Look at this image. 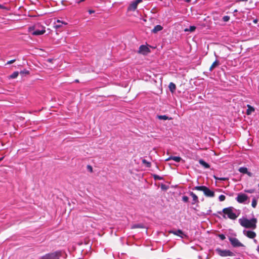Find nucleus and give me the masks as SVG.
<instances>
[{
	"label": "nucleus",
	"mask_w": 259,
	"mask_h": 259,
	"mask_svg": "<svg viewBox=\"0 0 259 259\" xmlns=\"http://www.w3.org/2000/svg\"><path fill=\"white\" fill-rule=\"evenodd\" d=\"M240 225L245 228L255 229L256 228L257 219L253 218L250 220L242 218L238 220Z\"/></svg>",
	"instance_id": "obj_1"
},
{
	"label": "nucleus",
	"mask_w": 259,
	"mask_h": 259,
	"mask_svg": "<svg viewBox=\"0 0 259 259\" xmlns=\"http://www.w3.org/2000/svg\"><path fill=\"white\" fill-rule=\"evenodd\" d=\"M28 31L33 35H42L46 32L45 27L40 25L38 23L29 27Z\"/></svg>",
	"instance_id": "obj_2"
},
{
	"label": "nucleus",
	"mask_w": 259,
	"mask_h": 259,
	"mask_svg": "<svg viewBox=\"0 0 259 259\" xmlns=\"http://www.w3.org/2000/svg\"><path fill=\"white\" fill-rule=\"evenodd\" d=\"M193 190L201 191L203 192L204 195L208 197H213L214 196V192L205 186H195L193 188Z\"/></svg>",
	"instance_id": "obj_3"
},
{
	"label": "nucleus",
	"mask_w": 259,
	"mask_h": 259,
	"mask_svg": "<svg viewBox=\"0 0 259 259\" xmlns=\"http://www.w3.org/2000/svg\"><path fill=\"white\" fill-rule=\"evenodd\" d=\"M222 212L224 213L223 217L225 219L226 215L227 218L231 220H235L238 217V215L234 212V208L232 207L225 208L223 209Z\"/></svg>",
	"instance_id": "obj_4"
},
{
	"label": "nucleus",
	"mask_w": 259,
	"mask_h": 259,
	"mask_svg": "<svg viewBox=\"0 0 259 259\" xmlns=\"http://www.w3.org/2000/svg\"><path fill=\"white\" fill-rule=\"evenodd\" d=\"M62 256V252L60 250H57L53 252L49 253L41 256V259H60Z\"/></svg>",
	"instance_id": "obj_5"
},
{
	"label": "nucleus",
	"mask_w": 259,
	"mask_h": 259,
	"mask_svg": "<svg viewBox=\"0 0 259 259\" xmlns=\"http://www.w3.org/2000/svg\"><path fill=\"white\" fill-rule=\"evenodd\" d=\"M215 251L220 256L222 257L232 256L234 255V253L229 250H222L220 248H217Z\"/></svg>",
	"instance_id": "obj_6"
},
{
	"label": "nucleus",
	"mask_w": 259,
	"mask_h": 259,
	"mask_svg": "<svg viewBox=\"0 0 259 259\" xmlns=\"http://www.w3.org/2000/svg\"><path fill=\"white\" fill-rule=\"evenodd\" d=\"M142 1L143 0H136L133 1L127 7V11H135L137 8L138 5L142 2Z\"/></svg>",
	"instance_id": "obj_7"
},
{
	"label": "nucleus",
	"mask_w": 259,
	"mask_h": 259,
	"mask_svg": "<svg viewBox=\"0 0 259 259\" xmlns=\"http://www.w3.org/2000/svg\"><path fill=\"white\" fill-rule=\"evenodd\" d=\"M229 241L234 247H243V244L241 243L236 238L230 237Z\"/></svg>",
	"instance_id": "obj_8"
},
{
	"label": "nucleus",
	"mask_w": 259,
	"mask_h": 259,
	"mask_svg": "<svg viewBox=\"0 0 259 259\" xmlns=\"http://www.w3.org/2000/svg\"><path fill=\"white\" fill-rule=\"evenodd\" d=\"M248 197L247 195L240 193L238 194L236 198V200L239 203H243L248 199Z\"/></svg>",
	"instance_id": "obj_9"
},
{
	"label": "nucleus",
	"mask_w": 259,
	"mask_h": 259,
	"mask_svg": "<svg viewBox=\"0 0 259 259\" xmlns=\"http://www.w3.org/2000/svg\"><path fill=\"white\" fill-rule=\"evenodd\" d=\"M150 51V49L146 46L141 45L139 47L138 52L143 55H147Z\"/></svg>",
	"instance_id": "obj_10"
},
{
	"label": "nucleus",
	"mask_w": 259,
	"mask_h": 259,
	"mask_svg": "<svg viewBox=\"0 0 259 259\" xmlns=\"http://www.w3.org/2000/svg\"><path fill=\"white\" fill-rule=\"evenodd\" d=\"M243 234L250 239H254L256 237V233L251 230H244L243 231Z\"/></svg>",
	"instance_id": "obj_11"
},
{
	"label": "nucleus",
	"mask_w": 259,
	"mask_h": 259,
	"mask_svg": "<svg viewBox=\"0 0 259 259\" xmlns=\"http://www.w3.org/2000/svg\"><path fill=\"white\" fill-rule=\"evenodd\" d=\"M189 194L193 198L192 204H195L199 202L198 198L197 196L195 193H194L192 192H190Z\"/></svg>",
	"instance_id": "obj_12"
},
{
	"label": "nucleus",
	"mask_w": 259,
	"mask_h": 259,
	"mask_svg": "<svg viewBox=\"0 0 259 259\" xmlns=\"http://www.w3.org/2000/svg\"><path fill=\"white\" fill-rule=\"evenodd\" d=\"M238 170L240 172L244 174H247V175L250 177L252 175V174L248 171L247 168L245 167H240Z\"/></svg>",
	"instance_id": "obj_13"
},
{
	"label": "nucleus",
	"mask_w": 259,
	"mask_h": 259,
	"mask_svg": "<svg viewBox=\"0 0 259 259\" xmlns=\"http://www.w3.org/2000/svg\"><path fill=\"white\" fill-rule=\"evenodd\" d=\"M174 160L175 161H176L177 162H180L181 161V160H182V158L180 156H169L168 158H167L166 159V161H168V160Z\"/></svg>",
	"instance_id": "obj_14"
},
{
	"label": "nucleus",
	"mask_w": 259,
	"mask_h": 259,
	"mask_svg": "<svg viewBox=\"0 0 259 259\" xmlns=\"http://www.w3.org/2000/svg\"><path fill=\"white\" fill-rule=\"evenodd\" d=\"M163 29V27L160 25H157L154 28L151 30L152 33H156L158 31H160Z\"/></svg>",
	"instance_id": "obj_15"
},
{
	"label": "nucleus",
	"mask_w": 259,
	"mask_h": 259,
	"mask_svg": "<svg viewBox=\"0 0 259 259\" xmlns=\"http://www.w3.org/2000/svg\"><path fill=\"white\" fill-rule=\"evenodd\" d=\"M171 233L176 235L180 236L182 238L183 237V235H184V233L183 232V231L182 230H181L180 229H178L176 231H171Z\"/></svg>",
	"instance_id": "obj_16"
},
{
	"label": "nucleus",
	"mask_w": 259,
	"mask_h": 259,
	"mask_svg": "<svg viewBox=\"0 0 259 259\" xmlns=\"http://www.w3.org/2000/svg\"><path fill=\"white\" fill-rule=\"evenodd\" d=\"M168 88H169V91L171 93H174L176 89V84L173 82H170L168 85Z\"/></svg>",
	"instance_id": "obj_17"
},
{
	"label": "nucleus",
	"mask_w": 259,
	"mask_h": 259,
	"mask_svg": "<svg viewBox=\"0 0 259 259\" xmlns=\"http://www.w3.org/2000/svg\"><path fill=\"white\" fill-rule=\"evenodd\" d=\"M199 163L205 168H209V165L203 159H200Z\"/></svg>",
	"instance_id": "obj_18"
},
{
	"label": "nucleus",
	"mask_w": 259,
	"mask_h": 259,
	"mask_svg": "<svg viewBox=\"0 0 259 259\" xmlns=\"http://www.w3.org/2000/svg\"><path fill=\"white\" fill-rule=\"evenodd\" d=\"M57 24H55V26H54L55 28H56V29L60 28L62 26V24H64V25L67 24L66 23L63 22L59 20H58L57 21Z\"/></svg>",
	"instance_id": "obj_19"
},
{
	"label": "nucleus",
	"mask_w": 259,
	"mask_h": 259,
	"mask_svg": "<svg viewBox=\"0 0 259 259\" xmlns=\"http://www.w3.org/2000/svg\"><path fill=\"white\" fill-rule=\"evenodd\" d=\"M220 63L218 60H215L209 68V71H212V70L217 66L219 65Z\"/></svg>",
	"instance_id": "obj_20"
},
{
	"label": "nucleus",
	"mask_w": 259,
	"mask_h": 259,
	"mask_svg": "<svg viewBox=\"0 0 259 259\" xmlns=\"http://www.w3.org/2000/svg\"><path fill=\"white\" fill-rule=\"evenodd\" d=\"M247 108H248L246 110V114L247 115L250 114L252 112H253L254 111V108L249 105H247Z\"/></svg>",
	"instance_id": "obj_21"
},
{
	"label": "nucleus",
	"mask_w": 259,
	"mask_h": 259,
	"mask_svg": "<svg viewBox=\"0 0 259 259\" xmlns=\"http://www.w3.org/2000/svg\"><path fill=\"white\" fill-rule=\"evenodd\" d=\"M18 75H19V72L18 71H15L10 76V78H13V79L16 78L17 77Z\"/></svg>",
	"instance_id": "obj_22"
},
{
	"label": "nucleus",
	"mask_w": 259,
	"mask_h": 259,
	"mask_svg": "<svg viewBox=\"0 0 259 259\" xmlns=\"http://www.w3.org/2000/svg\"><path fill=\"white\" fill-rule=\"evenodd\" d=\"M157 117L159 119H161V120H165L168 119V117L166 115H158Z\"/></svg>",
	"instance_id": "obj_23"
},
{
	"label": "nucleus",
	"mask_w": 259,
	"mask_h": 259,
	"mask_svg": "<svg viewBox=\"0 0 259 259\" xmlns=\"http://www.w3.org/2000/svg\"><path fill=\"white\" fill-rule=\"evenodd\" d=\"M257 205V200L255 199V198H253L251 202V206L253 208H255Z\"/></svg>",
	"instance_id": "obj_24"
},
{
	"label": "nucleus",
	"mask_w": 259,
	"mask_h": 259,
	"mask_svg": "<svg viewBox=\"0 0 259 259\" xmlns=\"http://www.w3.org/2000/svg\"><path fill=\"white\" fill-rule=\"evenodd\" d=\"M195 29H196V27L195 26H190L189 29H185V31H190V32H193Z\"/></svg>",
	"instance_id": "obj_25"
},
{
	"label": "nucleus",
	"mask_w": 259,
	"mask_h": 259,
	"mask_svg": "<svg viewBox=\"0 0 259 259\" xmlns=\"http://www.w3.org/2000/svg\"><path fill=\"white\" fill-rule=\"evenodd\" d=\"M144 228L143 225L142 224H135L134 225H133L132 227V228L133 229H135V228Z\"/></svg>",
	"instance_id": "obj_26"
},
{
	"label": "nucleus",
	"mask_w": 259,
	"mask_h": 259,
	"mask_svg": "<svg viewBox=\"0 0 259 259\" xmlns=\"http://www.w3.org/2000/svg\"><path fill=\"white\" fill-rule=\"evenodd\" d=\"M255 191V190L254 189H245L244 190V192L248 193H253Z\"/></svg>",
	"instance_id": "obj_27"
},
{
	"label": "nucleus",
	"mask_w": 259,
	"mask_h": 259,
	"mask_svg": "<svg viewBox=\"0 0 259 259\" xmlns=\"http://www.w3.org/2000/svg\"><path fill=\"white\" fill-rule=\"evenodd\" d=\"M226 196L224 195H221L219 197V199L220 201H223L225 200Z\"/></svg>",
	"instance_id": "obj_28"
},
{
	"label": "nucleus",
	"mask_w": 259,
	"mask_h": 259,
	"mask_svg": "<svg viewBox=\"0 0 259 259\" xmlns=\"http://www.w3.org/2000/svg\"><path fill=\"white\" fill-rule=\"evenodd\" d=\"M230 20V17L229 16H224L223 17V20L224 22H227Z\"/></svg>",
	"instance_id": "obj_29"
},
{
	"label": "nucleus",
	"mask_w": 259,
	"mask_h": 259,
	"mask_svg": "<svg viewBox=\"0 0 259 259\" xmlns=\"http://www.w3.org/2000/svg\"><path fill=\"white\" fill-rule=\"evenodd\" d=\"M154 179L155 180H162V177L158 176V175H154Z\"/></svg>",
	"instance_id": "obj_30"
},
{
	"label": "nucleus",
	"mask_w": 259,
	"mask_h": 259,
	"mask_svg": "<svg viewBox=\"0 0 259 259\" xmlns=\"http://www.w3.org/2000/svg\"><path fill=\"white\" fill-rule=\"evenodd\" d=\"M182 200L185 202H187L189 200V198L187 196H183L182 197Z\"/></svg>",
	"instance_id": "obj_31"
},
{
	"label": "nucleus",
	"mask_w": 259,
	"mask_h": 259,
	"mask_svg": "<svg viewBox=\"0 0 259 259\" xmlns=\"http://www.w3.org/2000/svg\"><path fill=\"white\" fill-rule=\"evenodd\" d=\"M219 237L220 238V239L222 240H224L226 238L225 235L222 234H219Z\"/></svg>",
	"instance_id": "obj_32"
},
{
	"label": "nucleus",
	"mask_w": 259,
	"mask_h": 259,
	"mask_svg": "<svg viewBox=\"0 0 259 259\" xmlns=\"http://www.w3.org/2000/svg\"><path fill=\"white\" fill-rule=\"evenodd\" d=\"M143 163H146V164H147V166L148 167H149V166H150V162H147V161H146V160H145V159H143Z\"/></svg>",
	"instance_id": "obj_33"
},
{
	"label": "nucleus",
	"mask_w": 259,
	"mask_h": 259,
	"mask_svg": "<svg viewBox=\"0 0 259 259\" xmlns=\"http://www.w3.org/2000/svg\"><path fill=\"white\" fill-rule=\"evenodd\" d=\"M15 61H16L15 59H13V60L9 61L7 62V64H10L13 63L14 62H15Z\"/></svg>",
	"instance_id": "obj_34"
},
{
	"label": "nucleus",
	"mask_w": 259,
	"mask_h": 259,
	"mask_svg": "<svg viewBox=\"0 0 259 259\" xmlns=\"http://www.w3.org/2000/svg\"><path fill=\"white\" fill-rule=\"evenodd\" d=\"M161 188L163 190H166L167 189V187H166V186L165 185H161Z\"/></svg>",
	"instance_id": "obj_35"
},
{
	"label": "nucleus",
	"mask_w": 259,
	"mask_h": 259,
	"mask_svg": "<svg viewBox=\"0 0 259 259\" xmlns=\"http://www.w3.org/2000/svg\"><path fill=\"white\" fill-rule=\"evenodd\" d=\"M85 0H76V2L78 4H79L83 1H84Z\"/></svg>",
	"instance_id": "obj_36"
},
{
	"label": "nucleus",
	"mask_w": 259,
	"mask_h": 259,
	"mask_svg": "<svg viewBox=\"0 0 259 259\" xmlns=\"http://www.w3.org/2000/svg\"><path fill=\"white\" fill-rule=\"evenodd\" d=\"M6 8L3 5L0 4V9H5Z\"/></svg>",
	"instance_id": "obj_37"
},
{
	"label": "nucleus",
	"mask_w": 259,
	"mask_h": 259,
	"mask_svg": "<svg viewBox=\"0 0 259 259\" xmlns=\"http://www.w3.org/2000/svg\"><path fill=\"white\" fill-rule=\"evenodd\" d=\"M95 12V11L94 10H89V14H93Z\"/></svg>",
	"instance_id": "obj_38"
},
{
	"label": "nucleus",
	"mask_w": 259,
	"mask_h": 259,
	"mask_svg": "<svg viewBox=\"0 0 259 259\" xmlns=\"http://www.w3.org/2000/svg\"><path fill=\"white\" fill-rule=\"evenodd\" d=\"M88 169H89L90 170V171H92V166H90V165H88Z\"/></svg>",
	"instance_id": "obj_39"
},
{
	"label": "nucleus",
	"mask_w": 259,
	"mask_h": 259,
	"mask_svg": "<svg viewBox=\"0 0 259 259\" xmlns=\"http://www.w3.org/2000/svg\"><path fill=\"white\" fill-rule=\"evenodd\" d=\"M184 2L187 3H189L191 2V0H183Z\"/></svg>",
	"instance_id": "obj_40"
},
{
	"label": "nucleus",
	"mask_w": 259,
	"mask_h": 259,
	"mask_svg": "<svg viewBox=\"0 0 259 259\" xmlns=\"http://www.w3.org/2000/svg\"><path fill=\"white\" fill-rule=\"evenodd\" d=\"M256 251L259 253V245L256 247Z\"/></svg>",
	"instance_id": "obj_41"
},
{
	"label": "nucleus",
	"mask_w": 259,
	"mask_h": 259,
	"mask_svg": "<svg viewBox=\"0 0 259 259\" xmlns=\"http://www.w3.org/2000/svg\"><path fill=\"white\" fill-rule=\"evenodd\" d=\"M219 180H226V178H219Z\"/></svg>",
	"instance_id": "obj_42"
},
{
	"label": "nucleus",
	"mask_w": 259,
	"mask_h": 259,
	"mask_svg": "<svg viewBox=\"0 0 259 259\" xmlns=\"http://www.w3.org/2000/svg\"><path fill=\"white\" fill-rule=\"evenodd\" d=\"M75 82H79V80L78 79H75Z\"/></svg>",
	"instance_id": "obj_43"
},
{
	"label": "nucleus",
	"mask_w": 259,
	"mask_h": 259,
	"mask_svg": "<svg viewBox=\"0 0 259 259\" xmlns=\"http://www.w3.org/2000/svg\"><path fill=\"white\" fill-rule=\"evenodd\" d=\"M253 241H254V242H255V243H257V240H256V239H254Z\"/></svg>",
	"instance_id": "obj_44"
},
{
	"label": "nucleus",
	"mask_w": 259,
	"mask_h": 259,
	"mask_svg": "<svg viewBox=\"0 0 259 259\" xmlns=\"http://www.w3.org/2000/svg\"><path fill=\"white\" fill-rule=\"evenodd\" d=\"M3 159V157L0 158V161H1Z\"/></svg>",
	"instance_id": "obj_45"
},
{
	"label": "nucleus",
	"mask_w": 259,
	"mask_h": 259,
	"mask_svg": "<svg viewBox=\"0 0 259 259\" xmlns=\"http://www.w3.org/2000/svg\"><path fill=\"white\" fill-rule=\"evenodd\" d=\"M236 259H240V258H236Z\"/></svg>",
	"instance_id": "obj_46"
}]
</instances>
